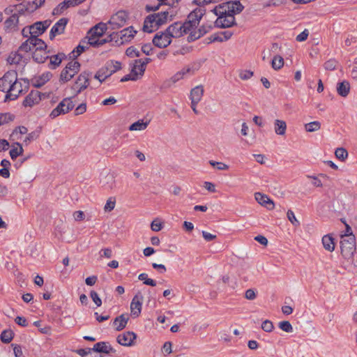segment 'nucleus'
Instances as JSON below:
<instances>
[{
	"label": "nucleus",
	"mask_w": 357,
	"mask_h": 357,
	"mask_svg": "<svg viewBox=\"0 0 357 357\" xmlns=\"http://www.w3.org/2000/svg\"><path fill=\"white\" fill-rule=\"evenodd\" d=\"M244 7L238 1H228L215 7L213 12L218 18L215 26L218 28L225 29L236 24L234 15L240 13Z\"/></svg>",
	"instance_id": "1"
},
{
	"label": "nucleus",
	"mask_w": 357,
	"mask_h": 357,
	"mask_svg": "<svg viewBox=\"0 0 357 357\" xmlns=\"http://www.w3.org/2000/svg\"><path fill=\"white\" fill-rule=\"evenodd\" d=\"M204 13L205 10L202 8L195 9L188 15L185 22H176L169 25L167 27L168 34L170 35L172 38H180L187 33L190 35L192 30L197 28L199 25Z\"/></svg>",
	"instance_id": "2"
},
{
	"label": "nucleus",
	"mask_w": 357,
	"mask_h": 357,
	"mask_svg": "<svg viewBox=\"0 0 357 357\" xmlns=\"http://www.w3.org/2000/svg\"><path fill=\"white\" fill-rule=\"evenodd\" d=\"M341 254L344 259L353 257L356 250V237L354 234L341 235L340 241Z\"/></svg>",
	"instance_id": "3"
},
{
	"label": "nucleus",
	"mask_w": 357,
	"mask_h": 357,
	"mask_svg": "<svg viewBox=\"0 0 357 357\" xmlns=\"http://www.w3.org/2000/svg\"><path fill=\"white\" fill-rule=\"evenodd\" d=\"M80 69V63L77 61L69 62L66 68L61 71L60 80L66 82L70 80Z\"/></svg>",
	"instance_id": "4"
},
{
	"label": "nucleus",
	"mask_w": 357,
	"mask_h": 357,
	"mask_svg": "<svg viewBox=\"0 0 357 357\" xmlns=\"http://www.w3.org/2000/svg\"><path fill=\"white\" fill-rule=\"evenodd\" d=\"M74 107V104L70 98H64L59 104L54 108L50 114L52 119H54L59 115L65 114L70 111Z\"/></svg>",
	"instance_id": "5"
},
{
	"label": "nucleus",
	"mask_w": 357,
	"mask_h": 357,
	"mask_svg": "<svg viewBox=\"0 0 357 357\" xmlns=\"http://www.w3.org/2000/svg\"><path fill=\"white\" fill-rule=\"evenodd\" d=\"M17 74L15 70H9L0 78V91L7 92L10 90L13 82L17 80Z\"/></svg>",
	"instance_id": "6"
},
{
	"label": "nucleus",
	"mask_w": 357,
	"mask_h": 357,
	"mask_svg": "<svg viewBox=\"0 0 357 357\" xmlns=\"http://www.w3.org/2000/svg\"><path fill=\"white\" fill-rule=\"evenodd\" d=\"M127 20L126 12L120 10L111 17L108 23L112 29H118L126 24Z\"/></svg>",
	"instance_id": "7"
},
{
	"label": "nucleus",
	"mask_w": 357,
	"mask_h": 357,
	"mask_svg": "<svg viewBox=\"0 0 357 357\" xmlns=\"http://www.w3.org/2000/svg\"><path fill=\"white\" fill-rule=\"evenodd\" d=\"M89 73L83 72L77 77L72 89L75 91V96L86 89L89 85Z\"/></svg>",
	"instance_id": "8"
},
{
	"label": "nucleus",
	"mask_w": 357,
	"mask_h": 357,
	"mask_svg": "<svg viewBox=\"0 0 357 357\" xmlns=\"http://www.w3.org/2000/svg\"><path fill=\"white\" fill-rule=\"evenodd\" d=\"M91 46L96 47V42L93 40L92 38H86V36L81 40L77 47L72 52L70 57L76 58L79 56L82 52L88 50Z\"/></svg>",
	"instance_id": "9"
},
{
	"label": "nucleus",
	"mask_w": 357,
	"mask_h": 357,
	"mask_svg": "<svg viewBox=\"0 0 357 357\" xmlns=\"http://www.w3.org/2000/svg\"><path fill=\"white\" fill-rule=\"evenodd\" d=\"M107 29L106 24L98 23L89 31L86 38H92L93 40H100Z\"/></svg>",
	"instance_id": "10"
},
{
	"label": "nucleus",
	"mask_w": 357,
	"mask_h": 357,
	"mask_svg": "<svg viewBox=\"0 0 357 357\" xmlns=\"http://www.w3.org/2000/svg\"><path fill=\"white\" fill-rule=\"evenodd\" d=\"M172 36L168 34L167 29L165 32L157 33L154 36L153 43L160 48H165L172 43Z\"/></svg>",
	"instance_id": "11"
},
{
	"label": "nucleus",
	"mask_w": 357,
	"mask_h": 357,
	"mask_svg": "<svg viewBox=\"0 0 357 357\" xmlns=\"http://www.w3.org/2000/svg\"><path fill=\"white\" fill-rule=\"evenodd\" d=\"M50 24L51 21L50 20L35 22L33 24L29 26V33L30 35L38 36L46 31V29L50 26Z\"/></svg>",
	"instance_id": "12"
},
{
	"label": "nucleus",
	"mask_w": 357,
	"mask_h": 357,
	"mask_svg": "<svg viewBox=\"0 0 357 357\" xmlns=\"http://www.w3.org/2000/svg\"><path fill=\"white\" fill-rule=\"evenodd\" d=\"M22 84L21 82H17V79L15 82H13V84L10 90L6 95L5 101L8 100H14L17 98L20 94L22 92Z\"/></svg>",
	"instance_id": "13"
},
{
	"label": "nucleus",
	"mask_w": 357,
	"mask_h": 357,
	"mask_svg": "<svg viewBox=\"0 0 357 357\" xmlns=\"http://www.w3.org/2000/svg\"><path fill=\"white\" fill-rule=\"evenodd\" d=\"M142 301L143 296L140 293L136 294L130 303L131 314L135 317H137L141 313Z\"/></svg>",
	"instance_id": "14"
},
{
	"label": "nucleus",
	"mask_w": 357,
	"mask_h": 357,
	"mask_svg": "<svg viewBox=\"0 0 357 357\" xmlns=\"http://www.w3.org/2000/svg\"><path fill=\"white\" fill-rule=\"evenodd\" d=\"M41 100V93L37 90H32L25 98L23 105L25 107H33L38 105Z\"/></svg>",
	"instance_id": "15"
},
{
	"label": "nucleus",
	"mask_w": 357,
	"mask_h": 357,
	"mask_svg": "<svg viewBox=\"0 0 357 357\" xmlns=\"http://www.w3.org/2000/svg\"><path fill=\"white\" fill-rule=\"evenodd\" d=\"M68 21L67 18H61L52 26L50 33V38L51 40L56 36L63 33Z\"/></svg>",
	"instance_id": "16"
},
{
	"label": "nucleus",
	"mask_w": 357,
	"mask_h": 357,
	"mask_svg": "<svg viewBox=\"0 0 357 357\" xmlns=\"http://www.w3.org/2000/svg\"><path fill=\"white\" fill-rule=\"evenodd\" d=\"M256 201L261 206L266 207L268 210H273L275 208L274 202L266 195L261 192L255 194Z\"/></svg>",
	"instance_id": "17"
},
{
	"label": "nucleus",
	"mask_w": 357,
	"mask_h": 357,
	"mask_svg": "<svg viewBox=\"0 0 357 357\" xmlns=\"http://www.w3.org/2000/svg\"><path fill=\"white\" fill-rule=\"evenodd\" d=\"M136 339V334L133 332H126L122 334H120L117 337V342L126 347L131 346L133 343V341Z\"/></svg>",
	"instance_id": "18"
},
{
	"label": "nucleus",
	"mask_w": 357,
	"mask_h": 357,
	"mask_svg": "<svg viewBox=\"0 0 357 357\" xmlns=\"http://www.w3.org/2000/svg\"><path fill=\"white\" fill-rule=\"evenodd\" d=\"M211 29V25H202L197 30H196V28H195L193 30H192V32H190V35L188 36V41H193L201 38L204 34L208 33Z\"/></svg>",
	"instance_id": "19"
},
{
	"label": "nucleus",
	"mask_w": 357,
	"mask_h": 357,
	"mask_svg": "<svg viewBox=\"0 0 357 357\" xmlns=\"http://www.w3.org/2000/svg\"><path fill=\"white\" fill-rule=\"evenodd\" d=\"M121 68V63L120 62L116 61H110L107 62L104 67L101 68V70H104L106 75L109 77Z\"/></svg>",
	"instance_id": "20"
},
{
	"label": "nucleus",
	"mask_w": 357,
	"mask_h": 357,
	"mask_svg": "<svg viewBox=\"0 0 357 357\" xmlns=\"http://www.w3.org/2000/svg\"><path fill=\"white\" fill-rule=\"evenodd\" d=\"M140 63L141 59H136L132 64H130V73L137 78V79L142 77L146 70L143 64H141Z\"/></svg>",
	"instance_id": "21"
},
{
	"label": "nucleus",
	"mask_w": 357,
	"mask_h": 357,
	"mask_svg": "<svg viewBox=\"0 0 357 357\" xmlns=\"http://www.w3.org/2000/svg\"><path fill=\"white\" fill-rule=\"evenodd\" d=\"M204 87L202 85H199L193 88L190 91V98L193 103H199L202 98L204 95Z\"/></svg>",
	"instance_id": "22"
},
{
	"label": "nucleus",
	"mask_w": 357,
	"mask_h": 357,
	"mask_svg": "<svg viewBox=\"0 0 357 357\" xmlns=\"http://www.w3.org/2000/svg\"><path fill=\"white\" fill-rule=\"evenodd\" d=\"M158 27L153 15H149L146 17L143 26V30L145 32L151 33Z\"/></svg>",
	"instance_id": "23"
},
{
	"label": "nucleus",
	"mask_w": 357,
	"mask_h": 357,
	"mask_svg": "<svg viewBox=\"0 0 357 357\" xmlns=\"http://www.w3.org/2000/svg\"><path fill=\"white\" fill-rule=\"evenodd\" d=\"M233 32L231 31H225L214 33L211 36L210 40L212 42H224L231 38Z\"/></svg>",
	"instance_id": "24"
},
{
	"label": "nucleus",
	"mask_w": 357,
	"mask_h": 357,
	"mask_svg": "<svg viewBox=\"0 0 357 357\" xmlns=\"http://www.w3.org/2000/svg\"><path fill=\"white\" fill-rule=\"evenodd\" d=\"M129 320L128 314H121L115 318L113 322V325L117 331L123 330L126 326Z\"/></svg>",
	"instance_id": "25"
},
{
	"label": "nucleus",
	"mask_w": 357,
	"mask_h": 357,
	"mask_svg": "<svg viewBox=\"0 0 357 357\" xmlns=\"http://www.w3.org/2000/svg\"><path fill=\"white\" fill-rule=\"evenodd\" d=\"M18 23L19 17L17 13H15L5 21V28L7 31L17 30Z\"/></svg>",
	"instance_id": "26"
},
{
	"label": "nucleus",
	"mask_w": 357,
	"mask_h": 357,
	"mask_svg": "<svg viewBox=\"0 0 357 357\" xmlns=\"http://www.w3.org/2000/svg\"><path fill=\"white\" fill-rule=\"evenodd\" d=\"M93 351L98 353L109 354L114 352V349L107 342H100L94 344Z\"/></svg>",
	"instance_id": "27"
},
{
	"label": "nucleus",
	"mask_w": 357,
	"mask_h": 357,
	"mask_svg": "<svg viewBox=\"0 0 357 357\" xmlns=\"http://www.w3.org/2000/svg\"><path fill=\"white\" fill-rule=\"evenodd\" d=\"M135 33L136 31L132 29V26L121 31L120 33H119L121 39L120 43L123 44L125 42L130 40L134 37Z\"/></svg>",
	"instance_id": "28"
},
{
	"label": "nucleus",
	"mask_w": 357,
	"mask_h": 357,
	"mask_svg": "<svg viewBox=\"0 0 357 357\" xmlns=\"http://www.w3.org/2000/svg\"><path fill=\"white\" fill-rule=\"evenodd\" d=\"M334 238L330 235H324L322 237V244L324 249L328 252H333L335 250V241Z\"/></svg>",
	"instance_id": "29"
},
{
	"label": "nucleus",
	"mask_w": 357,
	"mask_h": 357,
	"mask_svg": "<svg viewBox=\"0 0 357 357\" xmlns=\"http://www.w3.org/2000/svg\"><path fill=\"white\" fill-rule=\"evenodd\" d=\"M287 123L284 121L275 119L274 121V131L276 135L284 136L286 134Z\"/></svg>",
	"instance_id": "30"
},
{
	"label": "nucleus",
	"mask_w": 357,
	"mask_h": 357,
	"mask_svg": "<svg viewBox=\"0 0 357 357\" xmlns=\"http://www.w3.org/2000/svg\"><path fill=\"white\" fill-rule=\"evenodd\" d=\"M350 91V84L347 81L339 82L337 86V92L342 97H347Z\"/></svg>",
	"instance_id": "31"
},
{
	"label": "nucleus",
	"mask_w": 357,
	"mask_h": 357,
	"mask_svg": "<svg viewBox=\"0 0 357 357\" xmlns=\"http://www.w3.org/2000/svg\"><path fill=\"white\" fill-rule=\"evenodd\" d=\"M24 149L22 145L20 143L16 142L11 146L9 154L12 160H15L18 156L22 155Z\"/></svg>",
	"instance_id": "32"
},
{
	"label": "nucleus",
	"mask_w": 357,
	"mask_h": 357,
	"mask_svg": "<svg viewBox=\"0 0 357 357\" xmlns=\"http://www.w3.org/2000/svg\"><path fill=\"white\" fill-rule=\"evenodd\" d=\"M149 121H144L143 119L138 120L137 121L132 123L128 130L130 131H142L146 129Z\"/></svg>",
	"instance_id": "33"
},
{
	"label": "nucleus",
	"mask_w": 357,
	"mask_h": 357,
	"mask_svg": "<svg viewBox=\"0 0 357 357\" xmlns=\"http://www.w3.org/2000/svg\"><path fill=\"white\" fill-rule=\"evenodd\" d=\"M119 37V33H112V34L107 36L105 38H101L100 40H95V42H96V47H100L106 43L113 42V40H115V43H117Z\"/></svg>",
	"instance_id": "34"
},
{
	"label": "nucleus",
	"mask_w": 357,
	"mask_h": 357,
	"mask_svg": "<svg viewBox=\"0 0 357 357\" xmlns=\"http://www.w3.org/2000/svg\"><path fill=\"white\" fill-rule=\"evenodd\" d=\"M49 58L45 50H34L33 53V59L37 63H44Z\"/></svg>",
	"instance_id": "35"
},
{
	"label": "nucleus",
	"mask_w": 357,
	"mask_h": 357,
	"mask_svg": "<svg viewBox=\"0 0 357 357\" xmlns=\"http://www.w3.org/2000/svg\"><path fill=\"white\" fill-rule=\"evenodd\" d=\"M152 15L156 21L158 26H160V25L165 24L167 22V17L169 16V12L168 11H162V12H160L158 13H154Z\"/></svg>",
	"instance_id": "36"
},
{
	"label": "nucleus",
	"mask_w": 357,
	"mask_h": 357,
	"mask_svg": "<svg viewBox=\"0 0 357 357\" xmlns=\"http://www.w3.org/2000/svg\"><path fill=\"white\" fill-rule=\"evenodd\" d=\"M305 130L307 132H313L320 130L321 123L318 121H314L305 124Z\"/></svg>",
	"instance_id": "37"
},
{
	"label": "nucleus",
	"mask_w": 357,
	"mask_h": 357,
	"mask_svg": "<svg viewBox=\"0 0 357 357\" xmlns=\"http://www.w3.org/2000/svg\"><path fill=\"white\" fill-rule=\"evenodd\" d=\"M15 119V116L10 113L0 114V126L7 125L12 122Z\"/></svg>",
	"instance_id": "38"
},
{
	"label": "nucleus",
	"mask_w": 357,
	"mask_h": 357,
	"mask_svg": "<svg viewBox=\"0 0 357 357\" xmlns=\"http://www.w3.org/2000/svg\"><path fill=\"white\" fill-rule=\"evenodd\" d=\"M50 77L51 75L50 73L43 75V76H41L40 77L36 78V79L33 82V84L34 86L40 88L50 79Z\"/></svg>",
	"instance_id": "39"
},
{
	"label": "nucleus",
	"mask_w": 357,
	"mask_h": 357,
	"mask_svg": "<svg viewBox=\"0 0 357 357\" xmlns=\"http://www.w3.org/2000/svg\"><path fill=\"white\" fill-rule=\"evenodd\" d=\"M66 58L63 53H59L50 57V64L53 65V68H56L61 63L62 60Z\"/></svg>",
	"instance_id": "40"
},
{
	"label": "nucleus",
	"mask_w": 357,
	"mask_h": 357,
	"mask_svg": "<svg viewBox=\"0 0 357 357\" xmlns=\"http://www.w3.org/2000/svg\"><path fill=\"white\" fill-rule=\"evenodd\" d=\"M284 66V59L281 56L276 55L273 57L271 66L274 70H280Z\"/></svg>",
	"instance_id": "41"
},
{
	"label": "nucleus",
	"mask_w": 357,
	"mask_h": 357,
	"mask_svg": "<svg viewBox=\"0 0 357 357\" xmlns=\"http://www.w3.org/2000/svg\"><path fill=\"white\" fill-rule=\"evenodd\" d=\"M14 337V333L11 330H4L1 334V340L3 343H9Z\"/></svg>",
	"instance_id": "42"
},
{
	"label": "nucleus",
	"mask_w": 357,
	"mask_h": 357,
	"mask_svg": "<svg viewBox=\"0 0 357 357\" xmlns=\"http://www.w3.org/2000/svg\"><path fill=\"white\" fill-rule=\"evenodd\" d=\"M68 0H64L63 2L59 3L57 7H56L53 10V14L54 15H60L66 9H67L69 7H71L70 5H68Z\"/></svg>",
	"instance_id": "43"
},
{
	"label": "nucleus",
	"mask_w": 357,
	"mask_h": 357,
	"mask_svg": "<svg viewBox=\"0 0 357 357\" xmlns=\"http://www.w3.org/2000/svg\"><path fill=\"white\" fill-rule=\"evenodd\" d=\"M29 3L24 2L15 6V10L20 14H24V13H32L33 11L29 10Z\"/></svg>",
	"instance_id": "44"
},
{
	"label": "nucleus",
	"mask_w": 357,
	"mask_h": 357,
	"mask_svg": "<svg viewBox=\"0 0 357 357\" xmlns=\"http://www.w3.org/2000/svg\"><path fill=\"white\" fill-rule=\"evenodd\" d=\"M116 206V199L114 197H109L105 204L104 211L106 213L111 212Z\"/></svg>",
	"instance_id": "45"
},
{
	"label": "nucleus",
	"mask_w": 357,
	"mask_h": 357,
	"mask_svg": "<svg viewBox=\"0 0 357 357\" xmlns=\"http://www.w3.org/2000/svg\"><path fill=\"white\" fill-rule=\"evenodd\" d=\"M22 59V56L20 54L15 52V53H11L9 55L7 61L10 64H17L21 61Z\"/></svg>",
	"instance_id": "46"
},
{
	"label": "nucleus",
	"mask_w": 357,
	"mask_h": 357,
	"mask_svg": "<svg viewBox=\"0 0 357 357\" xmlns=\"http://www.w3.org/2000/svg\"><path fill=\"white\" fill-rule=\"evenodd\" d=\"M278 326L280 329L286 333H291L293 331V327L289 321H280L278 324Z\"/></svg>",
	"instance_id": "47"
},
{
	"label": "nucleus",
	"mask_w": 357,
	"mask_h": 357,
	"mask_svg": "<svg viewBox=\"0 0 357 357\" xmlns=\"http://www.w3.org/2000/svg\"><path fill=\"white\" fill-rule=\"evenodd\" d=\"M335 155L337 158L344 160L348 156V152L344 148H337L335 151Z\"/></svg>",
	"instance_id": "48"
},
{
	"label": "nucleus",
	"mask_w": 357,
	"mask_h": 357,
	"mask_svg": "<svg viewBox=\"0 0 357 357\" xmlns=\"http://www.w3.org/2000/svg\"><path fill=\"white\" fill-rule=\"evenodd\" d=\"M209 164L218 170H228L229 169V165H227V164H225L223 162H221L210 160Z\"/></svg>",
	"instance_id": "49"
},
{
	"label": "nucleus",
	"mask_w": 357,
	"mask_h": 357,
	"mask_svg": "<svg viewBox=\"0 0 357 357\" xmlns=\"http://www.w3.org/2000/svg\"><path fill=\"white\" fill-rule=\"evenodd\" d=\"M287 216L289 222L295 227H298L300 225L299 221L296 218L294 213L291 210H288L287 213Z\"/></svg>",
	"instance_id": "50"
},
{
	"label": "nucleus",
	"mask_w": 357,
	"mask_h": 357,
	"mask_svg": "<svg viewBox=\"0 0 357 357\" xmlns=\"http://www.w3.org/2000/svg\"><path fill=\"white\" fill-rule=\"evenodd\" d=\"M29 10L33 12L44 4L45 0H33V1H29Z\"/></svg>",
	"instance_id": "51"
},
{
	"label": "nucleus",
	"mask_w": 357,
	"mask_h": 357,
	"mask_svg": "<svg viewBox=\"0 0 357 357\" xmlns=\"http://www.w3.org/2000/svg\"><path fill=\"white\" fill-rule=\"evenodd\" d=\"M337 64V61L336 60L329 59L324 63V67L326 70H333L336 68Z\"/></svg>",
	"instance_id": "52"
},
{
	"label": "nucleus",
	"mask_w": 357,
	"mask_h": 357,
	"mask_svg": "<svg viewBox=\"0 0 357 357\" xmlns=\"http://www.w3.org/2000/svg\"><path fill=\"white\" fill-rule=\"evenodd\" d=\"M126 54L129 57H138L140 56V52L138 50H137L135 47H128L126 51Z\"/></svg>",
	"instance_id": "53"
},
{
	"label": "nucleus",
	"mask_w": 357,
	"mask_h": 357,
	"mask_svg": "<svg viewBox=\"0 0 357 357\" xmlns=\"http://www.w3.org/2000/svg\"><path fill=\"white\" fill-rule=\"evenodd\" d=\"M261 328L265 332L270 333L273 330L274 326H273L272 321H271L269 320H265L262 322Z\"/></svg>",
	"instance_id": "54"
},
{
	"label": "nucleus",
	"mask_w": 357,
	"mask_h": 357,
	"mask_svg": "<svg viewBox=\"0 0 357 357\" xmlns=\"http://www.w3.org/2000/svg\"><path fill=\"white\" fill-rule=\"evenodd\" d=\"M11 347L13 349L15 357H24L22 348L20 345L12 344Z\"/></svg>",
	"instance_id": "55"
},
{
	"label": "nucleus",
	"mask_w": 357,
	"mask_h": 357,
	"mask_svg": "<svg viewBox=\"0 0 357 357\" xmlns=\"http://www.w3.org/2000/svg\"><path fill=\"white\" fill-rule=\"evenodd\" d=\"M182 79L183 78L181 76V73H178V72H177L168 81H167V84H168V86H170L171 84H174Z\"/></svg>",
	"instance_id": "56"
},
{
	"label": "nucleus",
	"mask_w": 357,
	"mask_h": 357,
	"mask_svg": "<svg viewBox=\"0 0 357 357\" xmlns=\"http://www.w3.org/2000/svg\"><path fill=\"white\" fill-rule=\"evenodd\" d=\"M91 298L93 301L96 303L98 307H100L102 305V301L100 298L98 294L95 291H91L90 294Z\"/></svg>",
	"instance_id": "57"
},
{
	"label": "nucleus",
	"mask_w": 357,
	"mask_h": 357,
	"mask_svg": "<svg viewBox=\"0 0 357 357\" xmlns=\"http://www.w3.org/2000/svg\"><path fill=\"white\" fill-rule=\"evenodd\" d=\"M162 228V224L157 219L154 220L151 224V229L153 231H159Z\"/></svg>",
	"instance_id": "58"
},
{
	"label": "nucleus",
	"mask_w": 357,
	"mask_h": 357,
	"mask_svg": "<svg viewBox=\"0 0 357 357\" xmlns=\"http://www.w3.org/2000/svg\"><path fill=\"white\" fill-rule=\"evenodd\" d=\"M308 36H309V31L305 29L303 31H302L300 34H298L296 36V39L298 42H303L307 40Z\"/></svg>",
	"instance_id": "59"
},
{
	"label": "nucleus",
	"mask_w": 357,
	"mask_h": 357,
	"mask_svg": "<svg viewBox=\"0 0 357 357\" xmlns=\"http://www.w3.org/2000/svg\"><path fill=\"white\" fill-rule=\"evenodd\" d=\"M20 51H22V52H28L29 51H31L33 49V47H31V44H29V39H27L25 42H24L20 47Z\"/></svg>",
	"instance_id": "60"
},
{
	"label": "nucleus",
	"mask_w": 357,
	"mask_h": 357,
	"mask_svg": "<svg viewBox=\"0 0 357 357\" xmlns=\"http://www.w3.org/2000/svg\"><path fill=\"white\" fill-rule=\"evenodd\" d=\"M95 78L98 79L100 82H102L105 80V79L107 78V76L106 75L105 73L104 72V70H101V68L96 73L95 75Z\"/></svg>",
	"instance_id": "61"
},
{
	"label": "nucleus",
	"mask_w": 357,
	"mask_h": 357,
	"mask_svg": "<svg viewBox=\"0 0 357 357\" xmlns=\"http://www.w3.org/2000/svg\"><path fill=\"white\" fill-rule=\"evenodd\" d=\"M39 137V133L36 131L29 133L28 135L24 139V142L25 143H28L31 141L36 139Z\"/></svg>",
	"instance_id": "62"
},
{
	"label": "nucleus",
	"mask_w": 357,
	"mask_h": 357,
	"mask_svg": "<svg viewBox=\"0 0 357 357\" xmlns=\"http://www.w3.org/2000/svg\"><path fill=\"white\" fill-rule=\"evenodd\" d=\"M256 293L252 289H249L245 291V298L248 300H255L256 298Z\"/></svg>",
	"instance_id": "63"
},
{
	"label": "nucleus",
	"mask_w": 357,
	"mask_h": 357,
	"mask_svg": "<svg viewBox=\"0 0 357 357\" xmlns=\"http://www.w3.org/2000/svg\"><path fill=\"white\" fill-rule=\"evenodd\" d=\"M86 110V105L84 103L80 104L75 109V114L76 116L84 114Z\"/></svg>",
	"instance_id": "64"
}]
</instances>
